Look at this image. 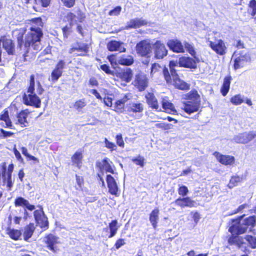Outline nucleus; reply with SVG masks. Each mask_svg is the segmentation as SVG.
<instances>
[{
  "instance_id": "f257e3e1",
  "label": "nucleus",
  "mask_w": 256,
  "mask_h": 256,
  "mask_svg": "<svg viewBox=\"0 0 256 256\" xmlns=\"http://www.w3.org/2000/svg\"><path fill=\"white\" fill-rule=\"evenodd\" d=\"M32 26L25 38L24 50L28 52V48L32 46L34 49L38 50L40 48V38L43 34L40 27H42L43 22L40 18L32 20Z\"/></svg>"
},
{
  "instance_id": "f03ea898",
  "label": "nucleus",
  "mask_w": 256,
  "mask_h": 256,
  "mask_svg": "<svg viewBox=\"0 0 256 256\" xmlns=\"http://www.w3.org/2000/svg\"><path fill=\"white\" fill-rule=\"evenodd\" d=\"M256 222V219L254 216L244 219L240 217L238 220H233L232 226L229 228V232L233 236L242 234L246 232L249 226L253 228L255 226Z\"/></svg>"
},
{
  "instance_id": "7ed1b4c3",
  "label": "nucleus",
  "mask_w": 256,
  "mask_h": 256,
  "mask_svg": "<svg viewBox=\"0 0 256 256\" xmlns=\"http://www.w3.org/2000/svg\"><path fill=\"white\" fill-rule=\"evenodd\" d=\"M186 101L183 102L182 108L188 114L198 112L200 108V98L196 91L190 92L186 95Z\"/></svg>"
},
{
  "instance_id": "20e7f679",
  "label": "nucleus",
  "mask_w": 256,
  "mask_h": 256,
  "mask_svg": "<svg viewBox=\"0 0 256 256\" xmlns=\"http://www.w3.org/2000/svg\"><path fill=\"white\" fill-rule=\"evenodd\" d=\"M228 242L231 244H236L243 252L249 250V248H256V238L252 236H246L245 238L238 236H232L230 238Z\"/></svg>"
},
{
  "instance_id": "39448f33",
  "label": "nucleus",
  "mask_w": 256,
  "mask_h": 256,
  "mask_svg": "<svg viewBox=\"0 0 256 256\" xmlns=\"http://www.w3.org/2000/svg\"><path fill=\"white\" fill-rule=\"evenodd\" d=\"M177 66L176 62L170 61L169 66L171 74V82L174 86L178 88L184 90L189 88L188 85L184 82L180 80L176 74V70L174 69L175 66Z\"/></svg>"
},
{
  "instance_id": "423d86ee",
  "label": "nucleus",
  "mask_w": 256,
  "mask_h": 256,
  "mask_svg": "<svg viewBox=\"0 0 256 256\" xmlns=\"http://www.w3.org/2000/svg\"><path fill=\"white\" fill-rule=\"evenodd\" d=\"M114 76H116L115 80H119L122 82V85L126 86V84L130 82L133 76L132 70L129 68H124L120 72H114Z\"/></svg>"
},
{
  "instance_id": "0eeeda50",
  "label": "nucleus",
  "mask_w": 256,
  "mask_h": 256,
  "mask_svg": "<svg viewBox=\"0 0 256 256\" xmlns=\"http://www.w3.org/2000/svg\"><path fill=\"white\" fill-rule=\"evenodd\" d=\"M208 44L210 48L216 54L220 55H224L226 53V46L224 42L222 40H218L216 42H212L210 40L209 38H206Z\"/></svg>"
},
{
  "instance_id": "6e6552de",
  "label": "nucleus",
  "mask_w": 256,
  "mask_h": 256,
  "mask_svg": "<svg viewBox=\"0 0 256 256\" xmlns=\"http://www.w3.org/2000/svg\"><path fill=\"white\" fill-rule=\"evenodd\" d=\"M23 100L24 104L26 105L33 106L37 108H40L41 105V100L36 94L24 93Z\"/></svg>"
},
{
  "instance_id": "1a4fd4ad",
  "label": "nucleus",
  "mask_w": 256,
  "mask_h": 256,
  "mask_svg": "<svg viewBox=\"0 0 256 256\" xmlns=\"http://www.w3.org/2000/svg\"><path fill=\"white\" fill-rule=\"evenodd\" d=\"M152 46L149 41L144 40L137 44L136 50L142 56H148L152 52Z\"/></svg>"
},
{
  "instance_id": "9d476101",
  "label": "nucleus",
  "mask_w": 256,
  "mask_h": 256,
  "mask_svg": "<svg viewBox=\"0 0 256 256\" xmlns=\"http://www.w3.org/2000/svg\"><path fill=\"white\" fill-rule=\"evenodd\" d=\"M44 90V88L40 82L39 81L36 82L34 75H31L30 77V86L26 92L42 94Z\"/></svg>"
},
{
  "instance_id": "9b49d317",
  "label": "nucleus",
  "mask_w": 256,
  "mask_h": 256,
  "mask_svg": "<svg viewBox=\"0 0 256 256\" xmlns=\"http://www.w3.org/2000/svg\"><path fill=\"white\" fill-rule=\"evenodd\" d=\"M256 137V132H250L239 134L234 137V140L237 143L247 144Z\"/></svg>"
},
{
  "instance_id": "f8f14e48",
  "label": "nucleus",
  "mask_w": 256,
  "mask_h": 256,
  "mask_svg": "<svg viewBox=\"0 0 256 256\" xmlns=\"http://www.w3.org/2000/svg\"><path fill=\"white\" fill-rule=\"evenodd\" d=\"M34 217L37 224L40 228H48V222L42 208L34 212Z\"/></svg>"
},
{
  "instance_id": "ddd939ff",
  "label": "nucleus",
  "mask_w": 256,
  "mask_h": 256,
  "mask_svg": "<svg viewBox=\"0 0 256 256\" xmlns=\"http://www.w3.org/2000/svg\"><path fill=\"white\" fill-rule=\"evenodd\" d=\"M2 44V48L9 55H13L15 52V46L12 40L7 38L6 36L0 38V45Z\"/></svg>"
},
{
  "instance_id": "4468645a",
  "label": "nucleus",
  "mask_w": 256,
  "mask_h": 256,
  "mask_svg": "<svg viewBox=\"0 0 256 256\" xmlns=\"http://www.w3.org/2000/svg\"><path fill=\"white\" fill-rule=\"evenodd\" d=\"M65 64L66 63L64 60H60L56 64L54 69L52 72L51 76L49 78V80L53 82H56L61 76Z\"/></svg>"
},
{
  "instance_id": "2eb2a0df",
  "label": "nucleus",
  "mask_w": 256,
  "mask_h": 256,
  "mask_svg": "<svg viewBox=\"0 0 256 256\" xmlns=\"http://www.w3.org/2000/svg\"><path fill=\"white\" fill-rule=\"evenodd\" d=\"M154 56L156 58L162 59L166 56L168 51L164 44L157 40L154 44Z\"/></svg>"
},
{
  "instance_id": "dca6fc26",
  "label": "nucleus",
  "mask_w": 256,
  "mask_h": 256,
  "mask_svg": "<svg viewBox=\"0 0 256 256\" xmlns=\"http://www.w3.org/2000/svg\"><path fill=\"white\" fill-rule=\"evenodd\" d=\"M45 242L47 247L54 252H56L58 250L56 244H59L58 238L50 234L45 238Z\"/></svg>"
},
{
  "instance_id": "f3484780",
  "label": "nucleus",
  "mask_w": 256,
  "mask_h": 256,
  "mask_svg": "<svg viewBox=\"0 0 256 256\" xmlns=\"http://www.w3.org/2000/svg\"><path fill=\"white\" fill-rule=\"evenodd\" d=\"M161 70H162L163 74L166 82H171V78L170 74H169L168 68H162L158 64H154L152 66L150 72L151 76L152 77L154 74H156V72H160Z\"/></svg>"
},
{
  "instance_id": "a211bd4d",
  "label": "nucleus",
  "mask_w": 256,
  "mask_h": 256,
  "mask_svg": "<svg viewBox=\"0 0 256 256\" xmlns=\"http://www.w3.org/2000/svg\"><path fill=\"white\" fill-rule=\"evenodd\" d=\"M177 65L179 64L180 66H183L190 68H196V63L194 59L188 56H182L179 58Z\"/></svg>"
},
{
  "instance_id": "6ab92c4d",
  "label": "nucleus",
  "mask_w": 256,
  "mask_h": 256,
  "mask_svg": "<svg viewBox=\"0 0 256 256\" xmlns=\"http://www.w3.org/2000/svg\"><path fill=\"white\" fill-rule=\"evenodd\" d=\"M214 155L220 163L224 165H231L234 162V158L232 156L223 155L218 152H214Z\"/></svg>"
},
{
  "instance_id": "aec40b11",
  "label": "nucleus",
  "mask_w": 256,
  "mask_h": 256,
  "mask_svg": "<svg viewBox=\"0 0 256 256\" xmlns=\"http://www.w3.org/2000/svg\"><path fill=\"white\" fill-rule=\"evenodd\" d=\"M88 46L85 44L77 43L74 45L72 48L70 50L69 52L72 54L76 51L80 52V53H76V56H82L84 55L88 51Z\"/></svg>"
},
{
  "instance_id": "412c9836",
  "label": "nucleus",
  "mask_w": 256,
  "mask_h": 256,
  "mask_svg": "<svg viewBox=\"0 0 256 256\" xmlns=\"http://www.w3.org/2000/svg\"><path fill=\"white\" fill-rule=\"evenodd\" d=\"M169 48L176 52H184V45L178 40H170L167 43Z\"/></svg>"
},
{
  "instance_id": "4be33fe9",
  "label": "nucleus",
  "mask_w": 256,
  "mask_h": 256,
  "mask_svg": "<svg viewBox=\"0 0 256 256\" xmlns=\"http://www.w3.org/2000/svg\"><path fill=\"white\" fill-rule=\"evenodd\" d=\"M123 45L124 43L112 40L108 44L107 48L110 51H118L120 52H123L126 50Z\"/></svg>"
},
{
  "instance_id": "5701e85b",
  "label": "nucleus",
  "mask_w": 256,
  "mask_h": 256,
  "mask_svg": "<svg viewBox=\"0 0 256 256\" xmlns=\"http://www.w3.org/2000/svg\"><path fill=\"white\" fill-rule=\"evenodd\" d=\"M106 182L108 192L113 195L117 196L118 187L116 180L110 175H108L106 176Z\"/></svg>"
},
{
  "instance_id": "b1692460",
  "label": "nucleus",
  "mask_w": 256,
  "mask_h": 256,
  "mask_svg": "<svg viewBox=\"0 0 256 256\" xmlns=\"http://www.w3.org/2000/svg\"><path fill=\"white\" fill-rule=\"evenodd\" d=\"M175 204L182 208H192L194 207L196 205V202L189 197L184 198H180L175 201Z\"/></svg>"
},
{
  "instance_id": "393cba45",
  "label": "nucleus",
  "mask_w": 256,
  "mask_h": 256,
  "mask_svg": "<svg viewBox=\"0 0 256 256\" xmlns=\"http://www.w3.org/2000/svg\"><path fill=\"white\" fill-rule=\"evenodd\" d=\"M135 82L140 90H144L148 86V79L144 74H138L136 76Z\"/></svg>"
},
{
  "instance_id": "a878e982",
  "label": "nucleus",
  "mask_w": 256,
  "mask_h": 256,
  "mask_svg": "<svg viewBox=\"0 0 256 256\" xmlns=\"http://www.w3.org/2000/svg\"><path fill=\"white\" fill-rule=\"evenodd\" d=\"M130 98V94H126L122 99L117 100L114 106V110L118 112H122L124 110V104Z\"/></svg>"
},
{
  "instance_id": "bb28decb",
  "label": "nucleus",
  "mask_w": 256,
  "mask_h": 256,
  "mask_svg": "<svg viewBox=\"0 0 256 256\" xmlns=\"http://www.w3.org/2000/svg\"><path fill=\"white\" fill-rule=\"evenodd\" d=\"M147 22L142 18H135L130 20L127 22L126 28H138L143 26L147 24Z\"/></svg>"
},
{
  "instance_id": "cd10ccee",
  "label": "nucleus",
  "mask_w": 256,
  "mask_h": 256,
  "mask_svg": "<svg viewBox=\"0 0 256 256\" xmlns=\"http://www.w3.org/2000/svg\"><path fill=\"white\" fill-rule=\"evenodd\" d=\"M250 59V56L248 55L240 56L236 58L234 63V69L237 70L243 67Z\"/></svg>"
},
{
  "instance_id": "c85d7f7f",
  "label": "nucleus",
  "mask_w": 256,
  "mask_h": 256,
  "mask_svg": "<svg viewBox=\"0 0 256 256\" xmlns=\"http://www.w3.org/2000/svg\"><path fill=\"white\" fill-rule=\"evenodd\" d=\"M146 98L148 104L152 108L156 110L159 108L158 100L154 94L151 92H148L146 94Z\"/></svg>"
},
{
  "instance_id": "c756f323",
  "label": "nucleus",
  "mask_w": 256,
  "mask_h": 256,
  "mask_svg": "<svg viewBox=\"0 0 256 256\" xmlns=\"http://www.w3.org/2000/svg\"><path fill=\"white\" fill-rule=\"evenodd\" d=\"M35 229L36 226L33 224H30L24 228L23 236L25 240L28 241V240L31 238Z\"/></svg>"
},
{
  "instance_id": "7c9ffc66",
  "label": "nucleus",
  "mask_w": 256,
  "mask_h": 256,
  "mask_svg": "<svg viewBox=\"0 0 256 256\" xmlns=\"http://www.w3.org/2000/svg\"><path fill=\"white\" fill-rule=\"evenodd\" d=\"M159 210L158 208H154L150 214V221L155 229L156 228L157 224L159 219Z\"/></svg>"
},
{
  "instance_id": "2f4dec72",
  "label": "nucleus",
  "mask_w": 256,
  "mask_h": 256,
  "mask_svg": "<svg viewBox=\"0 0 256 256\" xmlns=\"http://www.w3.org/2000/svg\"><path fill=\"white\" fill-rule=\"evenodd\" d=\"M118 63L119 64L130 66L134 63V58L132 56L122 55L118 57Z\"/></svg>"
},
{
  "instance_id": "473e14b6",
  "label": "nucleus",
  "mask_w": 256,
  "mask_h": 256,
  "mask_svg": "<svg viewBox=\"0 0 256 256\" xmlns=\"http://www.w3.org/2000/svg\"><path fill=\"white\" fill-rule=\"evenodd\" d=\"M162 108L165 110L166 112L169 114H174L176 110L173 104L170 102L166 98H163L162 101Z\"/></svg>"
},
{
  "instance_id": "72a5a7b5",
  "label": "nucleus",
  "mask_w": 256,
  "mask_h": 256,
  "mask_svg": "<svg viewBox=\"0 0 256 256\" xmlns=\"http://www.w3.org/2000/svg\"><path fill=\"white\" fill-rule=\"evenodd\" d=\"M144 110V106L141 103L131 102L129 104L128 110L134 113L142 112Z\"/></svg>"
},
{
  "instance_id": "f704fd0d",
  "label": "nucleus",
  "mask_w": 256,
  "mask_h": 256,
  "mask_svg": "<svg viewBox=\"0 0 256 256\" xmlns=\"http://www.w3.org/2000/svg\"><path fill=\"white\" fill-rule=\"evenodd\" d=\"M82 154L81 152H76L72 157V164L78 168L81 166Z\"/></svg>"
},
{
  "instance_id": "c9c22d12",
  "label": "nucleus",
  "mask_w": 256,
  "mask_h": 256,
  "mask_svg": "<svg viewBox=\"0 0 256 256\" xmlns=\"http://www.w3.org/2000/svg\"><path fill=\"white\" fill-rule=\"evenodd\" d=\"M183 44L184 48L186 50V52L193 56L194 59H198L196 56V52L194 45L186 41L183 42Z\"/></svg>"
},
{
  "instance_id": "e433bc0d",
  "label": "nucleus",
  "mask_w": 256,
  "mask_h": 256,
  "mask_svg": "<svg viewBox=\"0 0 256 256\" xmlns=\"http://www.w3.org/2000/svg\"><path fill=\"white\" fill-rule=\"evenodd\" d=\"M231 78L226 76L224 78V83L221 88L220 91L224 96H226L228 94L230 86Z\"/></svg>"
},
{
  "instance_id": "4c0bfd02",
  "label": "nucleus",
  "mask_w": 256,
  "mask_h": 256,
  "mask_svg": "<svg viewBox=\"0 0 256 256\" xmlns=\"http://www.w3.org/2000/svg\"><path fill=\"white\" fill-rule=\"evenodd\" d=\"M118 221L116 220H112V222L109 224V228L110 230V234L108 236L109 238H111L114 236L117 232L118 228Z\"/></svg>"
},
{
  "instance_id": "58836bf2",
  "label": "nucleus",
  "mask_w": 256,
  "mask_h": 256,
  "mask_svg": "<svg viewBox=\"0 0 256 256\" xmlns=\"http://www.w3.org/2000/svg\"><path fill=\"white\" fill-rule=\"evenodd\" d=\"M0 120L5 122V125L6 127L11 128L12 126V122L9 118L8 110L3 111L2 113L0 114Z\"/></svg>"
},
{
  "instance_id": "ea45409f",
  "label": "nucleus",
  "mask_w": 256,
  "mask_h": 256,
  "mask_svg": "<svg viewBox=\"0 0 256 256\" xmlns=\"http://www.w3.org/2000/svg\"><path fill=\"white\" fill-rule=\"evenodd\" d=\"M14 34H18L17 40H18V46L20 49H22V44H23L22 38H23V36L25 32V30L20 29L19 30H16L14 31Z\"/></svg>"
},
{
  "instance_id": "a19ab883",
  "label": "nucleus",
  "mask_w": 256,
  "mask_h": 256,
  "mask_svg": "<svg viewBox=\"0 0 256 256\" xmlns=\"http://www.w3.org/2000/svg\"><path fill=\"white\" fill-rule=\"evenodd\" d=\"M27 114L24 112H20L18 116V124L22 125V126H26L28 124V122L26 121Z\"/></svg>"
},
{
  "instance_id": "79ce46f5",
  "label": "nucleus",
  "mask_w": 256,
  "mask_h": 256,
  "mask_svg": "<svg viewBox=\"0 0 256 256\" xmlns=\"http://www.w3.org/2000/svg\"><path fill=\"white\" fill-rule=\"evenodd\" d=\"M230 102L234 105H240L244 102V96L236 94L232 96L230 100Z\"/></svg>"
},
{
  "instance_id": "37998d69",
  "label": "nucleus",
  "mask_w": 256,
  "mask_h": 256,
  "mask_svg": "<svg viewBox=\"0 0 256 256\" xmlns=\"http://www.w3.org/2000/svg\"><path fill=\"white\" fill-rule=\"evenodd\" d=\"M132 160L136 164L140 166L141 168L144 166L145 159L142 156L138 155L136 157L133 158Z\"/></svg>"
},
{
  "instance_id": "c03bdc74",
  "label": "nucleus",
  "mask_w": 256,
  "mask_h": 256,
  "mask_svg": "<svg viewBox=\"0 0 256 256\" xmlns=\"http://www.w3.org/2000/svg\"><path fill=\"white\" fill-rule=\"evenodd\" d=\"M8 234L14 240H18L22 234L20 230H8Z\"/></svg>"
},
{
  "instance_id": "a18cd8bd",
  "label": "nucleus",
  "mask_w": 256,
  "mask_h": 256,
  "mask_svg": "<svg viewBox=\"0 0 256 256\" xmlns=\"http://www.w3.org/2000/svg\"><path fill=\"white\" fill-rule=\"evenodd\" d=\"M103 168L108 172L113 174L114 170L112 169L111 164L110 162V160L108 158H105L102 160Z\"/></svg>"
},
{
  "instance_id": "49530a36",
  "label": "nucleus",
  "mask_w": 256,
  "mask_h": 256,
  "mask_svg": "<svg viewBox=\"0 0 256 256\" xmlns=\"http://www.w3.org/2000/svg\"><path fill=\"white\" fill-rule=\"evenodd\" d=\"M242 178L240 176H232L230 180V182L228 184V186L230 188H232L237 186L238 184L241 181Z\"/></svg>"
},
{
  "instance_id": "de8ad7c7",
  "label": "nucleus",
  "mask_w": 256,
  "mask_h": 256,
  "mask_svg": "<svg viewBox=\"0 0 256 256\" xmlns=\"http://www.w3.org/2000/svg\"><path fill=\"white\" fill-rule=\"evenodd\" d=\"M86 106V102L84 99L77 100L75 102L74 106L78 110H80Z\"/></svg>"
},
{
  "instance_id": "09e8293b",
  "label": "nucleus",
  "mask_w": 256,
  "mask_h": 256,
  "mask_svg": "<svg viewBox=\"0 0 256 256\" xmlns=\"http://www.w3.org/2000/svg\"><path fill=\"white\" fill-rule=\"evenodd\" d=\"M28 202L27 200L23 198L20 197L15 200L14 204L16 206H25L26 204H28Z\"/></svg>"
},
{
  "instance_id": "8fccbe9b",
  "label": "nucleus",
  "mask_w": 256,
  "mask_h": 256,
  "mask_svg": "<svg viewBox=\"0 0 256 256\" xmlns=\"http://www.w3.org/2000/svg\"><path fill=\"white\" fill-rule=\"evenodd\" d=\"M108 58L114 68H115V66L119 64L118 63V58H117L116 56L112 54L108 56Z\"/></svg>"
},
{
  "instance_id": "3c124183",
  "label": "nucleus",
  "mask_w": 256,
  "mask_h": 256,
  "mask_svg": "<svg viewBox=\"0 0 256 256\" xmlns=\"http://www.w3.org/2000/svg\"><path fill=\"white\" fill-rule=\"evenodd\" d=\"M104 144L105 146L108 149H110V151H113L116 149V145L114 143L108 140L106 138H104Z\"/></svg>"
},
{
  "instance_id": "603ef678",
  "label": "nucleus",
  "mask_w": 256,
  "mask_h": 256,
  "mask_svg": "<svg viewBox=\"0 0 256 256\" xmlns=\"http://www.w3.org/2000/svg\"><path fill=\"white\" fill-rule=\"evenodd\" d=\"M21 150H22V154L26 156L27 158H28L30 160H32L37 161V162L38 161L36 158L34 157V156L30 155L28 152V150H27L26 148L24 147H22L21 148Z\"/></svg>"
},
{
  "instance_id": "864d4df0",
  "label": "nucleus",
  "mask_w": 256,
  "mask_h": 256,
  "mask_svg": "<svg viewBox=\"0 0 256 256\" xmlns=\"http://www.w3.org/2000/svg\"><path fill=\"white\" fill-rule=\"evenodd\" d=\"M249 7L250 10H252L251 12L252 16H254L256 14V0H250L249 4Z\"/></svg>"
},
{
  "instance_id": "5fc2aeb1",
  "label": "nucleus",
  "mask_w": 256,
  "mask_h": 256,
  "mask_svg": "<svg viewBox=\"0 0 256 256\" xmlns=\"http://www.w3.org/2000/svg\"><path fill=\"white\" fill-rule=\"evenodd\" d=\"M116 144L122 148H124V142L123 140L122 135L121 134L116 135Z\"/></svg>"
},
{
  "instance_id": "6e6d98bb",
  "label": "nucleus",
  "mask_w": 256,
  "mask_h": 256,
  "mask_svg": "<svg viewBox=\"0 0 256 256\" xmlns=\"http://www.w3.org/2000/svg\"><path fill=\"white\" fill-rule=\"evenodd\" d=\"M50 0H35L36 4L38 6H42L43 7L48 6L50 3Z\"/></svg>"
},
{
  "instance_id": "4d7b16f0",
  "label": "nucleus",
  "mask_w": 256,
  "mask_h": 256,
  "mask_svg": "<svg viewBox=\"0 0 256 256\" xmlns=\"http://www.w3.org/2000/svg\"><path fill=\"white\" fill-rule=\"evenodd\" d=\"M188 192V190L186 186H180L178 190V193L180 195L183 196H186Z\"/></svg>"
},
{
  "instance_id": "13d9d810",
  "label": "nucleus",
  "mask_w": 256,
  "mask_h": 256,
  "mask_svg": "<svg viewBox=\"0 0 256 256\" xmlns=\"http://www.w3.org/2000/svg\"><path fill=\"white\" fill-rule=\"evenodd\" d=\"M122 10V8L120 6H118L116 7L114 10H110L108 14L110 16H118Z\"/></svg>"
},
{
  "instance_id": "bf43d9fd",
  "label": "nucleus",
  "mask_w": 256,
  "mask_h": 256,
  "mask_svg": "<svg viewBox=\"0 0 256 256\" xmlns=\"http://www.w3.org/2000/svg\"><path fill=\"white\" fill-rule=\"evenodd\" d=\"M67 19L70 22V24H72L76 22V16L72 13H68L67 14Z\"/></svg>"
},
{
  "instance_id": "052dcab7",
  "label": "nucleus",
  "mask_w": 256,
  "mask_h": 256,
  "mask_svg": "<svg viewBox=\"0 0 256 256\" xmlns=\"http://www.w3.org/2000/svg\"><path fill=\"white\" fill-rule=\"evenodd\" d=\"M101 69L108 74H111L114 76V72H112L110 69V67L106 64H102L100 66Z\"/></svg>"
},
{
  "instance_id": "680f3d73",
  "label": "nucleus",
  "mask_w": 256,
  "mask_h": 256,
  "mask_svg": "<svg viewBox=\"0 0 256 256\" xmlns=\"http://www.w3.org/2000/svg\"><path fill=\"white\" fill-rule=\"evenodd\" d=\"M64 5L68 8H71L74 6L75 0H62Z\"/></svg>"
},
{
  "instance_id": "e2e57ef3",
  "label": "nucleus",
  "mask_w": 256,
  "mask_h": 256,
  "mask_svg": "<svg viewBox=\"0 0 256 256\" xmlns=\"http://www.w3.org/2000/svg\"><path fill=\"white\" fill-rule=\"evenodd\" d=\"M124 240L122 238L118 240L115 244V246L116 249H119L122 246L125 244Z\"/></svg>"
},
{
  "instance_id": "0e129e2a",
  "label": "nucleus",
  "mask_w": 256,
  "mask_h": 256,
  "mask_svg": "<svg viewBox=\"0 0 256 256\" xmlns=\"http://www.w3.org/2000/svg\"><path fill=\"white\" fill-rule=\"evenodd\" d=\"M104 102L108 106H112V98L109 96H105L104 98Z\"/></svg>"
},
{
  "instance_id": "69168bd1",
  "label": "nucleus",
  "mask_w": 256,
  "mask_h": 256,
  "mask_svg": "<svg viewBox=\"0 0 256 256\" xmlns=\"http://www.w3.org/2000/svg\"><path fill=\"white\" fill-rule=\"evenodd\" d=\"M91 92L92 94H94L98 99L102 100V98L100 96V94L96 90H91Z\"/></svg>"
},
{
  "instance_id": "338daca9",
  "label": "nucleus",
  "mask_w": 256,
  "mask_h": 256,
  "mask_svg": "<svg viewBox=\"0 0 256 256\" xmlns=\"http://www.w3.org/2000/svg\"><path fill=\"white\" fill-rule=\"evenodd\" d=\"M193 219L196 224H197L200 219V216L198 212H196L193 214Z\"/></svg>"
},
{
  "instance_id": "774afa93",
  "label": "nucleus",
  "mask_w": 256,
  "mask_h": 256,
  "mask_svg": "<svg viewBox=\"0 0 256 256\" xmlns=\"http://www.w3.org/2000/svg\"><path fill=\"white\" fill-rule=\"evenodd\" d=\"M14 155H15L16 158L18 160H22V156L20 155V152L16 148H14Z\"/></svg>"
}]
</instances>
